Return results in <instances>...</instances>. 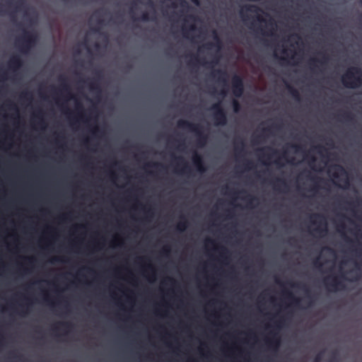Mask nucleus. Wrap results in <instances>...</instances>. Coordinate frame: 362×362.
I'll return each instance as SVG.
<instances>
[{
    "label": "nucleus",
    "instance_id": "nucleus-47",
    "mask_svg": "<svg viewBox=\"0 0 362 362\" xmlns=\"http://www.w3.org/2000/svg\"><path fill=\"white\" fill-rule=\"evenodd\" d=\"M314 264L317 267H321L322 266V264L319 261V258H317L315 261H314Z\"/></svg>",
    "mask_w": 362,
    "mask_h": 362
},
{
    "label": "nucleus",
    "instance_id": "nucleus-41",
    "mask_svg": "<svg viewBox=\"0 0 362 362\" xmlns=\"http://www.w3.org/2000/svg\"><path fill=\"white\" fill-rule=\"evenodd\" d=\"M256 20L259 23H266L265 19L260 15H257L255 16Z\"/></svg>",
    "mask_w": 362,
    "mask_h": 362
},
{
    "label": "nucleus",
    "instance_id": "nucleus-31",
    "mask_svg": "<svg viewBox=\"0 0 362 362\" xmlns=\"http://www.w3.org/2000/svg\"><path fill=\"white\" fill-rule=\"evenodd\" d=\"M288 284H289V285H290L291 286H292V287H298V288H302L303 290H304V291H305L308 292V290H307V288H306V287H305V285H303V286H301V285H300V284H293V283H291V282H289Z\"/></svg>",
    "mask_w": 362,
    "mask_h": 362
},
{
    "label": "nucleus",
    "instance_id": "nucleus-30",
    "mask_svg": "<svg viewBox=\"0 0 362 362\" xmlns=\"http://www.w3.org/2000/svg\"><path fill=\"white\" fill-rule=\"evenodd\" d=\"M244 199L247 201V202L249 204H252V202H253L254 201L257 200V197H253V196H252V195H250V194H248V195H247V196H246Z\"/></svg>",
    "mask_w": 362,
    "mask_h": 362
},
{
    "label": "nucleus",
    "instance_id": "nucleus-25",
    "mask_svg": "<svg viewBox=\"0 0 362 362\" xmlns=\"http://www.w3.org/2000/svg\"><path fill=\"white\" fill-rule=\"evenodd\" d=\"M340 116L341 118H343L345 121L348 122H351L354 121V116L351 112H345Z\"/></svg>",
    "mask_w": 362,
    "mask_h": 362
},
{
    "label": "nucleus",
    "instance_id": "nucleus-29",
    "mask_svg": "<svg viewBox=\"0 0 362 362\" xmlns=\"http://www.w3.org/2000/svg\"><path fill=\"white\" fill-rule=\"evenodd\" d=\"M59 325L64 327L65 329L69 330L73 327V325L69 322H59Z\"/></svg>",
    "mask_w": 362,
    "mask_h": 362
},
{
    "label": "nucleus",
    "instance_id": "nucleus-1",
    "mask_svg": "<svg viewBox=\"0 0 362 362\" xmlns=\"http://www.w3.org/2000/svg\"><path fill=\"white\" fill-rule=\"evenodd\" d=\"M343 85L349 88H356L362 85V71L360 68H349L341 77Z\"/></svg>",
    "mask_w": 362,
    "mask_h": 362
},
{
    "label": "nucleus",
    "instance_id": "nucleus-62",
    "mask_svg": "<svg viewBox=\"0 0 362 362\" xmlns=\"http://www.w3.org/2000/svg\"><path fill=\"white\" fill-rule=\"evenodd\" d=\"M282 157L286 159V151H284L282 154Z\"/></svg>",
    "mask_w": 362,
    "mask_h": 362
},
{
    "label": "nucleus",
    "instance_id": "nucleus-37",
    "mask_svg": "<svg viewBox=\"0 0 362 362\" xmlns=\"http://www.w3.org/2000/svg\"><path fill=\"white\" fill-rule=\"evenodd\" d=\"M76 110H78V111H80L81 113H83V105H82V104H81V103H76ZM81 117H83V114H81Z\"/></svg>",
    "mask_w": 362,
    "mask_h": 362
},
{
    "label": "nucleus",
    "instance_id": "nucleus-38",
    "mask_svg": "<svg viewBox=\"0 0 362 362\" xmlns=\"http://www.w3.org/2000/svg\"><path fill=\"white\" fill-rule=\"evenodd\" d=\"M146 165L148 167L151 166V167H155V168H158V167L164 168V166L161 163H147Z\"/></svg>",
    "mask_w": 362,
    "mask_h": 362
},
{
    "label": "nucleus",
    "instance_id": "nucleus-22",
    "mask_svg": "<svg viewBox=\"0 0 362 362\" xmlns=\"http://www.w3.org/2000/svg\"><path fill=\"white\" fill-rule=\"evenodd\" d=\"M181 218L182 219V221H180L176 226L177 230L180 232L184 231L187 226V222L185 220V217L182 216Z\"/></svg>",
    "mask_w": 362,
    "mask_h": 362
},
{
    "label": "nucleus",
    "instance_id": "nucleus-15",
    "mask_svg": "<svg viewBox=\"0 0 362 362\" xmlns=\"http://www.w3.org/2000/svg\"><path fill=\"white\" fill-rule=\"evenodd\" d=\"M328 59H329L328 57L326 54H323L322 58L321 59L313 58L310 60L309 64L310 65V67L312 68V69H313L314 67L317 66L315 65V63H319L321 65H322V64H326L327 62L328 61Z\"/></svg>",
    "mask_w": 362,
    "mask_h": 362
},
{
    "label": "nucleus",
    "instance_id": "nucleus-43",
    "mask_svg": "<svg viewBox=\"0 0 362 362\" xmlns=\"http://www.w3.org/2000/svg\"><path fill=\"white\" fill-rule=\"evenodd\" d=\"M345 228H346V226H345L344 223H341L337 225V230L339 231L344 230L345 229Z\"/></svg>",
    "mask_w": 362,
    "mask_h": 362
},
{
    "label": "nucleus",
    "instance_id": "nucleus-61",
    "mask_svg": "<svg viewBox=\"0 0 362 362\" xmlns=\"http://www.w3.org/2000/svg\"><path fill=\"white\" fill-rule=\"evenodd\" d=\"M195 30V26L194 25H190L189 30Z\"/></svg>",
    "mask_w": 362,
    "mask_h": 362
},
{
    "label": "nucleus",
    "instance_id": "nucleus-28",
    "mask_svg": "<svg viewBox=\"0 0 362 362\" xmlns=\"http://www.w3.org/2000/svg\"><path fill=\"white\" fill-rule=\"evenodd\" d=\"M134 21H148L150 20V18H149L148 13L147 12H144V13H143V14L141 15V16L140 18H134Z\"/></svg>",
    "mask_w": 362,
    "mask_h": 362
},
{
    "label": "nucleus",
    "instance_id": "nucleus-17",
    "mask_svg": "<svg viewBox=\"0 0 362 362\" xmlns=\"http://www.w3.org/2000/svg\"><path fill=\"white\" fill-rule=\"evenodd\" d=\"M285 293L287 298L289 299L294 305L299 306L300 302V299L299 298H296L291 291H286Z\"/></svg>",
    "mask_w": 362,
    "mask_h": 362
},
{
    "label": "nucleus",
    "instance_id": "nucleus-63",
    "mask_svg": "<svg viewBox=\"0 0 362 362\" xmlns=\"http://www.w3.org/2000/svg\"><path fill=\"white\" fill-rule=\"evenodd\" d=\"M45 300L47 301V303H50V300H49V298L48 296L45 297Z\"/></svg>",
    "mask_w": 362,
    "mask_h": 362
},
{
    "label": "nucleus",
    "instance_id": "nucleus-48",
    "mask_svg": "<svg viewBox=\"0 0 362 362\" xmlns=\"http://www.w3.org/2000/svg\"><path fill=\"white\" fill-rule=\"evenodd\" d=\"M8 107H9L10 109H13V110H17V107H16V105L13 104V103H9Z\"/></svg>",
    "mask_w": 362,
    "mask_h": 362
},
{
    "label": "nucleus",
    "instance_id": "nucleus-13",
    "mask_svg": "<svg viewBox=\"0 0 362 362\" xmlns=\"http://www.w3.org/2000/svg\"><path fill=\"white\" fill-rule=\"evenodd\" d=\"M8 64L11 69L16 70L22 66L23 61L19 56H13L8 61Z\"/></svg>",
    "mask_w": 362,
    "mask_h": 362
},
{
    "label": "nucleus",
    "instance_id": "nucleus-33",
    "mask_svg": "<svg viewBox=\"0 0 362 362\" xmlns=\"http://www.w3.org/2000/svg\"><path fill=\"white\" fill-rule=\"evenodd\" d=\"M21 97L23 98H25V99H28V100H31L32 99V95L29 92H23V93H22Z\"/></svg>",
    "mask_w": 362,
    "mask_h": 362
},
{
    "label": "nucleus",
    "instance_id": "nucleus-4",
    "mask_svg": "<svg viewBox=\"0 0 362 362\" xmlns=\"http://www.w3.org/2000/svg\"><path fill=\"white\" fill-rule=\"evenodd\" d=\"M211 110H214L213 118L216 125L224 126L227 124L226 112L221 107V103L212 105Z\"/></svg>",
    "mask_w": 362,
    "mask_h": 362
},
{
    "label": "nucleus",
    "instance_id": "nucleus-50",
    "mask_svg": "<svg viewBox=\"0 0 362 362\" xmlns=\"http://www.w3.org/2000/svg\"><path fill=\"white\" fill-rule=\"evenodd\" d=\"M163 252L165 253V254H168L170 252V248L169 247H165L163 250Z\"/></svg>",
    "mask_w": 362,
    "mask_h": 362
},
{
    "label": "nucleus",
    "instance_id": "nucleus-39",
    "mask_svg": "<svg viewBox=\"0 0 362 362\" xmlns=\"http://www.w3.org/2000/svg\"><path fill=\"white\" fill-rule=\"evenodd\" d=\"M289 146H290V147L294 148L296 152H298L302 149L301 146L298 144H289Z\"/></svg>",
    "mask_w": 362,
    "mask_h": 362
},
{
    "label": "nucleus",
    "instance_id": "nucleus-60",
    "mask_svg": "<svg viewBox=\"0 0 362 362\" xmlns=\"http://www.w3.org/2000/svg\"><path fill=\"white\" fill-rule=\"evenodd\" d=\"M28 310H29V306L28 305V306L26 307V310H25V311H22V313H23V314H26V313H28Z\"/></svg>",
    "mask_w": 362,
    "mask_h": 362
},
{
    "label": "nucleus",
    "instance_id": "nucleus-18",
    "mask_svg": "<svg viewBox=\"0 0 362 362\" xmlns=\"http://www.w3.org/2000/svg\"><path fill=\"white\" fill-rule=\"evenodd\" d=\"M287 86V88L290 93V94L291 95V96L296 100H298L299 101L300 100V93L298 91V90H296V88H294L293 87H292L291 86H290L289 84H287L286 85Z\"/></svg>",
    "mask_w": 362,
    "mask_h": 362
},
{
    "label": "nucleus",
    "instance_id": "nucleus-7",
    "mask_svg": "<svg viewBox=\"0 0 362 362\" xmlns=\"http://www.w3.org/2000/svg\"><path fill=\"white\" fill-rule=\"evenodd\" d=\"M311 222L313 224H317L318 226L315 229V231L320 233L327 232V223L325 216L320 214H314L311 216Z\"/></svg>",
    "mask_w": 362,
    "mask_h": 362
},
{
    "label": "nucleus",
    "instance_id": "nucleus-21",
    "mask_svg": "<svg viewBox=\"0 0 362 362\" xmlns=\"http://www.w3.org/2000/svg\"><path fill=\"white\" fill-rule=\"evenodd\" d=\"M42 115H43L42 111L41 110H39L37 111V112L35 115V117H37V119H39V121H38L37 124L42 128H45V126H46V123H45V120L42 118Z\"/></svg>",
    "mask_w": 362,
    "mask_h": 362
},
{
    "label": "nucleus",
    "instance_id": "nucleus-9",
    "mask_svg": "<svg viewBox=\"0 0 362 362\" xmlns=\"http://www.w3.org/2000/svg\"><path fill=\"white\" fill-rule=\"evenodd\" d=\"M192 161L197 170L199 172L204 173L206 170V168L202 156L198 154L196 151L194 152L192 156Z\"/></svg>",
    "mask_w": 362,
    "mask_h": 362
},
{
    "label": "nucleus",
    "instance_id": "nucleus-34",
    "mask_svg": "<svg viewBox=\"0 0 362 362\" xmlns=\"http://www.w3.org/2000/svg\"><path fill=\"white\" fill-rule=\"evenodd\" d=\"M261 33L267 36H272L274 35V28H272L269 32H264L262 28H260Z\"/></svg>",
    "mask_w": 362,
    "mask_h": 362
},
{
    "label": "nucleus",
    "instance_id": "nucleus-59",
    "mask_svg": "<svg viewBox=\"0 0 362 362\" xmlns=\"http://www.w3.org/2000/svg\"><path fill=\"white\" fill-rule=\"evenodd\" d=\"M356 253L358 256H361L362 255L361 251L356 250Z\"/></svg>",
    "mask_w": 362,
    "mask_h": 362
},
{
    "label": "nucleus",
    "instance_id": "nucleus-35",
    "mask_svg": "<svg viewBox=\"0 0 362 362\" xmlns=\"http://www.w3.org/2000/svg\"><path fill=\"white\" fill-rule=\"evenodd\" d=\"M284 319L283 317H281L279 319V320H278L277 322H276L275 323V327L276 328H280L283 324H284Z\"/></svg>",
    "mask_w": 362,
    "mask_h": 362
},
{
    "label": "nucleus",
    "instance_id": "nucleus-10",
    "mask_svg": "<svg viewBox=\"0 0 362 362\" xmlns=\"http://www.w3.org/2000/svg\"><path fill=\"white\" fill-rule=\"evenodd\" d=\"M245 11L257 14L259 12H261L262 11L259 7H258L256 5L247 4V5L244 6V7L242 8V10L240 12V16L243 19H245Z\"/></svg>",
    "mask_w": 362,
    "mask_h": 362
},
{
    "label": "nucleus",
    "instance_id": "nucleus-12",
    "mask_svg": "<svg viewBox=\"0 0 362 362\" xmlns=\"http://www.w3.org/2000/svg\"><path fill=\"white\" fill-rule=\"evenodd\" d=\"M211 75L214 78L217 76V79L218 81L221 82L224 85H226L228 76L226 71L221 69H217L212 71Z\"/></svg>",
    "mask_w": 362,
    "mask_h": 362
},
{
    "label": "nucleus",
    "instance_id": "nucleus-27",
    "mask_svg": "<svg viewBox=\"0 0 362 362\" xmlns=\"http://www.w3.org/2000/svg\"><path fill=\"white\" fill-rule=\"evenodd\" d=\"M88 86L90 90H100V87L98 83H96L95 81H91L88 83Z\"/></svg>",
    "mask_w": 362,
    "mask_h": 362
},
{
    "label": "nucleus",
    "instance_id": "nucleus-11",
    "mask_svg": "<svg viewBox=\"0 0 362 362\" xmlns=\"http://www.w3.org/2000/svg\"><path fill=\"white\" fill-rule=\"evenodd\" d=\"M213 38L214 40V42H208L204 45V48L207 49H211L213 47H216L218 49H220L222 45V42L219 36L218 35L216 31H214V36Z\"/></svg>",
    "mask_w": 362,
    "mask_h": 362
},
{
    "label": "nucleus",
    "instance_id": "nucleus-19",
    "mask_svg": "<svg viewBox=\"0 0 362 362\" xmlns=\"http://www.w3.org/2000/svg\"><path fill=\"white\" fill-rule=\"evenodd\" d=\"M176 160L177 161V164H179L180 162L182 163L183 166L180 170L182 173H188L189 172V167L188 166L187 163L184 160V158L182 157L176 158Z\"/></svg>",
    "mask_w": 362,
    "mask_h": 362
},
{
    "label": "nucleus",
    "instance_id": "nucleus-20",
    "mask_svg": "<svg viewBox=\"0 0 362 362\" xmlns=\"http://www.w3.org/2000/svg\"><path fill=\"white\" fill-rule=\"evenodd\" d=\"M59 80L62 83L61 86H62L63 90H64L65 92H66L68 93H70V91H69L70 88H69V86L66 83V78L61 76H59Z\"/></svg>",
    "mask_w": 362,
    "mask_h": 362
},
{
    "label": "nucleus",
    "instance_id": "nucleus-52",
    "mask_svg": "<svg viewBox=\"0 0 362 362\" xmlns=\"http://www.w3.org/2000/svg\"><path fill=\"white\" fill-rule=\"evenodd\" d=\"M227 93V91L225 89H222L220 92V95H221L223 97L226 96Z\"/></svg>",
    "mask_w": 362,
    "mask_h": 362
},
{
    "label": "nucleus",
    "instance_id": "nucleus-42",
    "mask_svg": "<svg viewBox=\"0 0 362 362\" xmlns=\"http://www.w3.org/2000/svg\"><path fill=\"white\" fill-rule=\"evenodd\" d=\"M276 182H278V184H279L280 185H283L284 187H287V185H286V182L283 179H280V178H278L276 179Z\"/></svg>",
    "mask_w": 362,
    "mask_h": 362
},
{
    "label": "nucleus",
    "instance_id": "nucleus-56",
    "mask_svg": "<svg viewBox=\"0 0 362 362\" xmlns=\"http://www.w3.org/2000/svg\"><path fill=\"white\" fill-rule=\"evenodd\" d=\"M183 35L185 37L187 36V31L185 27L182 28Z\"/></svg>",
    "mask_w": 362,
    "mask_h": 362
},
{
    "label": "nucleus",
    "instance_id": "nucleus-16",
    "mask_svg": "<svg viewBox=\"0 0 362 362\" xmlns=\"http://www.w3.org/2000/svg\"><path fill=\"white\" fill-rule=\"evenodd\" d=\"M245 146V144L243 141V139H240L239 141H235L234 142V148L235 153L237 154H239L240 153L243 152L244 151V147Z\"/></svg>",
    "mask_w": 362,
    "mask_h": 362
},
{
    "label": "nucleus",
    "instance_id": "nucleus-3",
    "mask_svg": "<svg viewBox=\"0 0 362 362\" xmlns=\"http://www.w3.org/2000/svg\"><path fill=\"white\" fill-rule=\"evenodd\" d=\"M37 42L36 33L24 30L23 35L16 40V45L22 53L27 54Z\"/></svg>",
    "mask_w": 362,
    "mask_h": 362
},
{
    "label": "nucleus",
    "instance_id": "nucleus-40",
    "mask_svg": "<svg viewBox=\"0 0 362 362\" xmlns=\"http://www.w3.org/2000/svg\"><path fill=\"white\" fill-rule=\"evenodd\" d=\"M338 361V356L337 352H334L332 354V358L330 359V362H337Z\"/></svg>",
    "mask_w": 362,
    "mask_h": 362
},
{
    "label": "nucleus",
    "instance_id": "nucleus-46",
    "mask_svg": "<svg viewBox=\"0 0 362 362\" xmlns=\"http://www.w3.org/2000/svg\"><path fill=\"white\" fill-rule=\"evenodd\" d=\"M349 180H348V179H346V180H344V186H343L342 187H343L344 189H347V188H348V187H349Z\"/></svg>",
    "mask_w": 362,
    "mask_h": 362
},
{
    "label": "nucleus",
    "instance_id": "nucleus-8",
    "mask_svg": "<svg viewBox=\"0 0 362 362\" xmlns=\"http://www.w3.org/2000/svg\"><path fill=\"white\" fill-rule=\"evenodd\" d=\"M270 337L267 339V343L270 347L276 350L280 346V338L274 330L270 332Z\"/></svg>",
    "mask_w": 362,
    "mask_h": 362
},
{
    "label": "nucleus",
    "instance_id": "nucleus-32",
    "mask_svg": "<svg viewBox=\"0 0 362 362\" xmlns=\"http://www.w3.org/2000/svg\"><path fill=\"white\" fill-rule=\"evenodd\" d=\"M221 256L222 257H226V255L228 254V250L225 247H220Z\"/></svg>",
    "mask_w": 362,
    "mask_h": 362
},
{
    "label": "nucleus",
    "instance_id": "nucleus-5",
    "mask_svg": "<svg viewBox=\"0 0 362 362\" xmlns=\"http://www.w3.org/2000/svg\"><path fill=\"white\" fill-rule=\"evenodd\" d=\"M341 279H344V276L325 277L323 282L327 289L335 291L344 288V284L341 281Z\"/></svg>",
    "mask_w": 362,
    "mask_h": 362
},
{
    "label": "nucleus",
    "instance_id": "nucleus-57",
    "mask_svg": "<svg viewBox=\"0 0 362 362\" xmlns=\"http://www.w3.org/2000/svg\"><path fill=\"white\" fill-rule=\"evenodd\" d=\"M146 4L151 6H153V4L151 0H147Z\"/></svg>",
    "mask_w": 362,
    "mask_h": 362
},
{
    "label": "nucleus",
    "instance_id": "nucleus-24",
    "mask_svg": "<svg viewBox=\"0 0 362 362\" xmlns=\"http://www.w3.org/2000/svg\"><path fill=\"white\" fill-rule=\"evenodd\" d=\"M10 5L14 6L15 10L16 11H21L25 5V1L24 0H17L15 2V4H11Z\"/></svg>",
    "mask_w": 362,
    "mask_h": 362
},
{
    "label": "nucleus",
    "instance_id": "nucleus-53",
    "mask_svg": "<svg viewBox=\"0 0 362 362\" xmlns=\"http://www.w3.org/2000/svg\"><path fill=\"white\" fill-rule=\"evenodd\" d=\"M267 23L269 25H272V26L275 25V23H274V21H273V19H272V18H270V19H269V21H268Z\"/></svg>",
    "mask_w": 362,
    "mask_h": 362
},
{
    "label": "nucleus",
    "instance_id": "nucleus-55",
    "mask_svg": "<svg viewBox=\"0 0 362 362\" xmlns=\"http://www.w3.org/2000/svg\"><path fill=\"white\" fill-rule=\"evenodd\" d=\"M92 132H93V134H96L97 132H99L98 127H94Z\"/></svg>",
    "mask_w": 362,
    "mask_h": 362
},
{
    "label": "nucleus",
    "instance_id": "nucleus-44",
    "mask_svg": "<svg viewBox=\"0 0 362 362\" xmlns=\"http://www.w3.org/2000/svg\"><path fill=\"white\" fill-rule=\"evenodd\" d=\"M2 69L0 67V79H5L6 76L5 71H2Z\"/></svg>",
    "mask_w": 362,
    "mask_h": 362
},
{
    "label": "nucleus",
    "instance_id": "nucleus-36",
    "mask_svg": "<svg viewBox=\"0 0 362 362\" xmlns=\"http://www.w3.org/2000/svg\"><path fill=\"white\" fill-rule=\"evenodd\" d=\"M322 352L317 354L315 357L314 362H320L322 358Z\"/></svg>",
    "mask_w": 362,
    "mask_h": 362
},
{
    "label": "nucleus",
    "instance_id": "nucleus-14",
    "mask_svg": "<svg viewBox=\"0 0 362 362\" xmlns=\"http://www.w3.org/2000/svg\"><path fill=\"white\" fill-rule=\"evenodd\" d=\"M195 62H198L199 64H201L202 65H211L213 66L214 64H217V61H211L210 62H206L204 59L201 60L198 58L197 56H193V60H190L188 62L187 64L189 66H194L195 65Z\"/></svg>",
    "mask_w": 362,
    "mask_h": 362
},
{
    "label": "nucleus",
    "instance_id": "nucleus-58",
    "mask_svg": "<svg viewBox=\"0 0 362 362\" xmlns=\"http://www.w3.org/2000/svg\"><path fill=\"white\" fill-rule=\"evenodd\" d=\"M146 212L150 214V215H152L153 214V211H152V209L151 208L148 209L146 210Z\"/></svg>",
    "mask_w": 362,
    "mask_h": 362
},
{
    "label": "nucleus",
    "instance_id": "nucleus-51",
    "mask_svg": "<svg viewBox=\"0 0 362 362\" xmlns=\"http://www.w3.org/2000/svg\"><path fill=\"white\" fill-rule=\"evenodd\" d=\"M261 136H257L252 139L253 144H257L258 143V139L260 138Z\"/></svg>",
    "mask_w": 362,
    "mask_h": 362
},
{
    "label": "nucleus",
    "instance_id": "nucleus-23",
    "mask_svg": "<svg viewBox=\"0 0 362 362\" xmlns=\"http://www.w3.org/2000/svg\"><path fill=\"white\" fill-rule=\"evenodd\" d=\"M265 150H267V151H271V152H272V153H270V154H266V155H264L265 156H267V158L268 159L271 158L273 156H274V155H276V154H277V153H278V151H277V150L274 149V148H272V147H270V146L264 147V148H263L260 149L259 151H265Z\"/></svg>",
    "mask_w": 362,
    "mask_h": 362
},
{
    "label": "nucleus",
    "instance_id": "nucleus-26",
    "mask_svg": "<svg viewBox=\"0 0 362 362\" xmlns=\"http://www.w3.org/2000/svg\"><path fill=\"white\" fill-rule=\"evenodd\" d=\"M233 111L235 112H238L240 110L241 106L240 103L237 100H233L232 102Z\"/></svg>",
    "mask_w": 362,
    "mask_h": 362
},
{
    "label": "nucleus",
    "instance_id": "nucleus-6",
    "mask_svg": "<svg viewBox=\"0 0 362 362\" xmlns=\"http://www.w3.org/2000/svg\"><path fill=\"white\" fill-rule=\"evenodd\" d=\"M231 86L234 96L240 98L244 92V82L242 76L235 74L231 79Z\"/></svg>",
    "mask_w": 362,
    "mask_h": 362
},
{
    "label": "nucleus",
    "instance_id": "nucleus-64",
    "mask_svg": "<svg viewBox=\"0 0 362 362\" xmlns=\"http://www.w3.org/2000/svg\"><path fill=\"white\" fill-rule=\"evenodd\" d=\"M359 22L362 25V14H361L359 16Z\"/></svg>",
    "mask_w": 362,
    "mask_h": 362
},
{
    "label": "nucleus",
    "instance_id": "nucleus-54",
    "mask_svg": "<svg viewBox=\"0 0 362 362\" xmlns=\"http://www.w3.org/2000/svg\"><path fill=\"white\" fill-rule=\"evenodd\" d=\"M315 160H316L315 157V156H312L310 157V164L311 165V163H315Z\"/></svg>",
    "mask_w": 362,
    "mask_h": 362
},
{
    "label": "nucleus",
    "instance_id": "nucleus-2",
    "mask_svg": "<svg viewBox=\"0 0 362 362\" xmlns=\"http://www.w3.org/2000/svg\"><path fill=\"white\" fill-rule=\"evenodd\" d=\"M177 124L179 128L185 129L195 133L197 136V144L198 146L202 147L206 145L208 140V136L204 133L202 127L200 124H194L184 119H180Z\"/></svg>",
    "mask_w": 362,
    "mask_h": 362
},
{
    "label": "nucleus",
    "instance_id": "nucleus-45",
    "mask_svg": "<svg viewBox=\"0 0 362 362\" xmlns=\"http://www.w3.org/2000/svg\"><path fill=\"white\" fill-rule=\"evenodd\" d=\"M336 169L339 170L341 173H346L344 168L341 165H336Z\"/></svg>",
    "mask_w": 362,
    "mask_h": 362
},
{
    "label": "nucleus",
    "instance_id": "nucleus-49",
    "mask_svg": "<svg viewBox=\"0 0 362 362\" xmlns=\"http://www.w3.org/2000/svg\"><path fill=\"white\" fill-rule=\"evenodd\" d=\"M251 165H252L251 161H247V163H245V168L247 169H250L252 168Z\"/></svg>",
    "mask_w": 362,
    "mask_h": 362
}]
</instances>
